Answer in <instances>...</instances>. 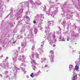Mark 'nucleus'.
I'll use <instances>...</instances> for the list:
<instances>
[{
	"label": "nucleus",
	"mask_w": 80,
	"mask_h": 80,
	"mask_svg": "<svg viewBox=\"0 0 80 80\" xmlns=\"http://www.w3.org/2000/svg\"><path fill=\"white\" fill-rule=\"evenodd\" d=\"M25 13H26V15H30V12H29V11H26L25 12Z\"/></svg>",
	"instance_id": "31"
},
{
	"label": "nucleus",
	"mask_w": 80,
	"mask_h": 80,
	"mask_svg": "<svg viewBox=\"0 0 80 80\" xmlns=\"http://www.w3.org/2000/svg\"><path fill=\"white\" fill-rule=\"evenodd\" d=\"M32 51H33L35 50V46L34 45H33L32 46Z\"/></svg>",
	"instance_id": "37"
},
{
	"label": "nucleus",
	"mask_w": 80,
	"mask_h": 80,
	"mask_svg": "<svg viewBox=\"0 0 80 80\" xmlns=\"http://www.w3.org/2000/svg\"><path fill=\"white\" fill-rule=\"evenodd\" d=\"M27 78H29V76H27Z\"/></svg>",
	"instance_id": "61"
},
{
	"label": "nucleus",
	"mask_w": 80,
	"mask_h": 80,
	"mask_svg": "<svg viewBox=\"0 0 80 80\" xmlns=\"http://www.w3.org/2000/svg\"><path fill=\"white\" fill-rule=\"evenodd\" d=\"M4 3L2 0H0V17H2V13H3V8L1 7V6H3Z\"/></svg>",
	"instance_id": "12"
},
{
	"label": "nucleus",
	"mask_w": 80,
	"mask_h": 80,
	"mask_svg": "<svg viewBox=\"0 0 80 80\" xmlns=\"http://www.w3.org/2000/svg\"><path fill=\"white\" fill-rule=\"evenodd\" d=\"M45 43V41H43L42 42H41V48H42L43 47V45H44V43Z\"/></svg>",
	"instance_id": "33"
},
{
	"label": "nucleus",
	"mask_w": 80,
	"mask_h": 80,
	"mask_svg": "<svg viewBox=\"0 0 80 80\" xmlns=\"http://www.w3.org/2000/svg\"><path fill=\"white\" fill-rule=\"evenodd\" d=\"M24 50V47L22 48V51H23Z\"/></svg>",
	"instance_id": "51"
},
{
	"label": "nucleus",
	"mask_w": 80,
	"mask_h": 80,
	"mask_svg": "<svg viewBox=\"0 0 80 80\" xmlns=\"http://www.w3.org/2000/svg\"><path fill=\"white\" fill-rule=\"evenodd\" d=\"M34 32L35 34H36L37 33V28H34Z\"/></svg>",
	"instance_id": "32"
},
{
	"label": "nucleus",
	"mask_w": 80,
	"mask_h": 80,
	"mask_svg": "<svg viewBox=\"0 0 80 80\" xmlns=\"http://www.w3.org/2000/svg\"><path fill=\"white\" fill-rule=\"evenodd\" d=\"M7 78H9V76H7Z\"/></svg>",
	"instance_id": "64"
},
{
	"label": "nucleus",
	"mask_w": 80,
	"mask_h": 80,
	"mask_svg": "<svg viewBox=\"0 0 80 80\" xmlns=\"http://www.w3.org/2000/svg\"><path fill=\"white\" fill-rule=\"evenodd\" d=\"M21 57L22 58V62H23L24 61H25V56L24 55H22L21 56Z\"/></svg>",
	"instance_id": "24"
},
{
	"label": "nucleus",
	"mask_w": 80,
	"mask_h": 80,
	"mask_svg": "<svg viewBox=\"0 0 80 80\" xmlns=\"http://www.w3.org/2000/svg\"><path fill=\"white\" fill-rule=\"evenodd\" d=\"M72 2H74V1H75V0H72Z\"/></svg>",
	"instance_id": "63"
},
{
	"label": "nucleus",
	"mask_w": 80,
	"mask_h": 80,
	"mask_svg": "<svg viewBox=\"0 0 80 80\" xmlns=\"http://www.w3.org/2000/svg\"><path fill=\"white\" fill-rule=\"evenodd\" d=\"M11 43H12L13 44H14L15 43H16V42H15V40H11Z\"/></svg>",
	"instance_id": "36"
},
{
	"label": "nucleus",
	"mask_w": 80,
	"mask_h": 80,
	"mask_svg": "<svg viewBox=\"0 0 80 80\" xmlns=\"http://www.w3.org/2000/svg\"><path fill=\"white\" fill-rule=\"evenodd\" d=\"M42 27V24H41V23H39L38 24V28H40Z\"/></svg>",
	"instance_id": "43"
},
{
	"label": "nucleus",
	"mask_w": 80,
	"mask_h": 80,
	"mask_svg": "<svg viewBox=\"0 0 80 80\" xmlns=\"http://www.w3.org/2000/svg\"><path fill=\"white\" fill-rule=\"evenodd\" d=\"M35 55L36 56L37 58H38V53H36Z\"/></svg>",
	"instance_id": "46"
},
{
	"label": "nucleus",
	"mask_w": 80,
	"mask_h": 80,
	"mask_svg": "<svg viewBox=\"0 0 80 80\" xmlns=\"http://www.w3.org/2000/svg\"><path fill=\"white\" fill-rule=\"evenodd\" d=\"M19 5H24L27 7H35L36 5L33 3V1L32 0H29L27 2H22L19 3Z\"/></svg>",
	"instance_id": "2"
},
{
	"label": "nucleus",
	"mask_w": 80,
	"mask_h": 80,
	"mask_svg": "<svg viewBox=\"0 0 80 80\" xmlns=\"http://www.w3.org/2000/svg\"><path fill=\"white\" fill-rule=\"evenodd\" d=\"M36 22H36V21H35V20L33 21V23H34V24H35V23H36Z\"/></svg>",
	"instance_id": "50"
},
{
	"label": "nucleus",
	"mask_w": 80,
	"mask_h": 80,
	"mask_svg": "<svg viewBox=\"0 0 80 80\" xmlns=\"http://www.w3.org/2000/svg\"><path fill=\"white\" fill-rule=\"evenodd\" d=\"M41 63H43V62H45L46 61V58H45L43 59L42 58H41Z\"/></svg>",
	"instance_id": "27"
},
{
	"label": "nucleus",
	"mask_w": 80,
	"mask_h": 80,
	"mask_svg": "<svg viewBox=\"0 0 80 80\" xmlns=\"http://www.w3.org/2000/svg\"><path fill=\"white\" fill-rule=\"evenodd\" d=\"M8 71H6L5 72L4 74H5L6 75H7V74L8 73Z\"/></svg>",
	"instance_id": "47"
},
{
	"label": "nucleus",
	"mask_w": 80,
	"mask_h": 80,
	"mask_svg": "<svg viewBox=\"0 0 80 80\" xmlns=\"http://www.w3.org/2000/svg\"><path fill=\"white\" fill-rule=\"evenodd\" d=\"M18 60L19 61H22V58H21V56H19V58H18Z\"/></svg>",
	"instance_id": "38"
},
{
	"label": "nucleus",
	"mask_w": 80,
	"mask_h": 80,
	"mask_svg": "<svg viewBox=\"0 0 80 80\" xmlns=\"http://www.w3.org/2000/svg\"><path fill=\"white\" fill-rule=\"evenodd\" d=\"M35 4H36V5H37L38 6V5H41V4H42V3L40 2L39 0H37L35 2Z\"/></svg>",
	"instance_id": "20"
},
{
	"label": "nucleus",
	"mask_w": 80,
	"mask_h": 80,
	"mask_svg": "<svg viewBox=\"0 0 80 80\" xmlns=\"http://www.w3.org/2000/svg\"><path fill=\"white\" fill-rule=\"evenodd\" d=\"M65 4H64V5H63L62 8V9H63V7H64V6H65Z\"/></svg>",
	"instance_id": "53"
},
{
	"label": "nucleus",
	"mask_w": 80,
	"mask_h": 80,
	"mask_svg": "<svg viewBox=\"0 0 80 80\" xmlns=\"http://www.w3.org/2000/svg\"><path fill=\"white\" fill-rule=\"evenodd\" d=\"M33 34H32V30H29V34H28L27 38L28 39H30V42H34V41L33 39Z\"/></svg>",
	"instance_id": "10"
},
{
	"label": "nucleus",
	"mask_w": 80,
	"mask_h": 80,
	"mask_svg": "<svg viewBox=\"0 0 80 80\" xmlns=\"http://www.w3.org/2000/svg\"><path fill=\"white\" fill-rule=\"evenodd\" d=\"M49 56L50 57L51 63H53L54 62V56H53V54H49Z\"/></svg>",
	"instance_id": "16"
},
{
	"label": "nucleus",
	"mask_w": 80,
	"mask_h": 80,
	"mask_svg": "<svg viewBox=\"0 0 80 80\" xmlns=\"http://www.w3.org/2000/svg\"><path fill=\"white\" fill-rule=\"evenodd\" d=\"M62 21H63V22H62ZM65 21V22L66 23V21H62V20L60 19V20H59V21L58 22V23H61L62 25V24L63 23V21Z\"/></svg>",
	"instance_id": "35"
},
{
	"label": "nucleus",
	"mask_w": 80,
	"mask_h": 80,
	"mask_svg": "<svg viewBox=\"0 0 80 80\" xmlns=\"http://www.w3.org/2000/svg\"><path fill=\"white\" fill-rule=\"evenodd\" d=\"M50 55H52V54H53V51L52 50H51L50 52Z\"/></svg>",
	"instance_id": "41"
},
{
	"label": "nucleus",
	"mask_w": 80,
	"mask_h": 80,
	"mask_svg": "<svg viewBox=\"0 0 80 80\" xmlns=\"http://www.w3.org/2000/svg\"><path fill=\"white\" fill-rule=\"evenodd\" d=\"M25 64L24 63V62L22 63L21 65V67H20V68H18L19 69H18V70H20V68H21V69L22 70V72H24V73H25V72H26L25 69V68L23 69V67H25Z\"/></svg>",
	"instance_id": "15"
},
{
	"label": "nucleus",
	"mask_w": 80,
	"mask_h": 80,
	"mask_svg": "<svg viewBox=\"0 0 80 80\" xmlns=\"http://www.w3.org/2000/svg\"><path fill=\"white\" fill-rule=\"evenodd\" d=\"M40 28V30H42V27H40V28Z\"/></svg>",
	"instance_id": "56"
},
{
	"label": "nucleus",
	"mask_w": 80,
	"mask_h": 80,
	"mask_svg": "<svg viewBox=\"0 0 80 80\" xmlns=\"http://www.w3.org/2000/svg\"><path fill=\"white\" fill-rule=\"evenodd\" d=\"M60 41H61L62 42H65V39H64V38L63 37H62V36H60V37H59Z\"/></svg>",
	"instance_id": "21"
},
{
	"label": "nucleus",
	"mask_w": 80,
	"mask_h": 80,
	"mask_svg": "<svg viewBox=\"0 0 80 80\" xmlns=\"http://www.w3.org/2000/svg\"><path fill=\"white\" fill-rule=\"evenodd\" d=\"M19 68H18V67L14 66V75L13 77H14V78L15 80L17 78V76L16 75H17V72L18 70H19Z\"/></svg>",
	"instance_id": "14"
},
{
	"label": "nucleus",
	"mask_w": 80,
	"mask_h": 80,
	"mask_svg": "<svg viewBox=\"0 0 80 80\" xmlns=\"http://www.w3.org/2000/svg\"><path fill=\"white\" fill-rule=\"evenodd\" d=\"M74 27L75 28L76 27V28H78V31L79 33H80V28L77 27L76 26H75Z\"/></svg>",
	"instance_id": "34"
},
{
	"label": "nucleus",
	"mask_w": 80,
	"mask_h": 80,
	"mask_svg": "<svg viewBox=\"0 0 80 80\" xmlns=\"http://www.w3.org/2000/svg\"><path fill=\"white\" fill-rule=\"evenodd\" d=\"M79 53L80 54L79 58V59H78L77 61L75 62V63L77 65L75 66V68L73 69V71H74L75 70H77V71L78 72V69H79L78 66H79V63L80 65V52H79Z\"/></svg>",
	"instance_id": "9"
},
{
	"label": "nucleus",
	"mask_w": 80,
	"mask_h": 80,
	"mask_svg": "<svg viewBox=\"0 0 80 80\" xmlns=\"http://www.w3.org/2000/svg\"><path fill=\"white\" fill-rule=\"evenodd\" d=\"M7 47H9V43L7 45Z\"/></svg>",
	"instance_id": "62"
},
{
	"label": "nucleus",
	"mask_w": 80,
	"mask_h": 80,
	"mask_svg": "<svg viewBox=\"0 0 80 80\" xmlns=\"http://www.w3.org/2000/svg\"><path fill=\"white\" fill-rule=\"evenodd\" d=\"M24 10V8H23V7L20 8V9L18 8L16 10H15V12H16V13L15 16L17 18H19V17H22V14L23 13V10Z\"/></svg>",
	"instance_id": "7"
},
{
	"label": "nucleus",
	"mask_w": 80,
	"mask_h": 80,
	"mask_svg": "<svg viewBox=\"0 0 80 80\" xmlns=\"http://www.w3.org/2000/svg\"><path fill=\"white\" fill-rule=\"evenodd\" d=\"M12 60H13L14 62H16V61H17V57L14 56Z\"/></svg>",
	"instance_id": "25"
},
{
	"label": "nucleus",
	"mask_w": 80,
	"mask_h": 80,
	"mask_svg": "<svg viewBox=\"0 0 80 80\" xmlns=\"http://www.w3.org/2000/svg\"><path fill=\"white\" fill-rule=\"evenodd\" d=\"M71 37L73 38L75 40H77L79 38L78 35L77 34L75 33V32L73 31L71 32Z\"/></svg>",
	"instance_id": "11"
},
{
	"label": "nucleus",
	"mask_w": 80,
	"mask_h": 80,
	"mask_svg": "<svg viewBox=\"0 0 80 80\" xmlns=\"http://www.w3.org/2000/svg\"><path fill=\"white\" fill-rule=\"evenodd\" d=\"M6 2H8L9 1V0H5Z\"/></svg>",
	"instance_id": "59"
},
{
	"label": "nucleus",
	"mask_w": 80,
	"mask_h": 80,
	"mask_svg": "<svg viewBox=\"0 0 80 80\" xmlns=\"http://www.w3.org/2000/svg\"><path fill=\"white\" fill-rule=\"evenodd\" d=\"M43 8L44 9L43 10V11H44V12H46V14L47 15V10H47V8L46 7V6L44 5L43 7Z\"/></svg>",
	"instance_id": "28"
},
{
	"label": "nucleus",
	"mask_w": 80,
	"mask_h": 80,
	"mask_svg": "<svg viewBox=\"0 0 80 80\" xmlns=\"http://www.w3.org/2000/svg\"><path fill=\"white\" fill-rule=\"evenodd\" d=\"M48 65L46 64L44 65L45 67H47Z\"/></svg>",
	"instance_id": "54"
},
{
	"label": "nucleus",
	"mask_w": 80,
	"mask_h": 80,
	"mask_svg": "<svg viewBox=\"0 0 80 80\" xmlns=\"http://www.w3.org/2000/svg\"><path fill=\"white\" fill-rule=\"evenodd\" d=\"M41 73V72L39 70L38 72H37L36 74L35 75H40Z\"/></svg>",
	"instance_id": "30"
},
{
	"label": "nucleus",
	"mask_w": 80,
	"mask_h": 80,
	"mask_svg": "<svg viewBox=\"0 0 80 80\" xmlns=\"http://www.w3.org/2000/svg\"><path fill=\"white\" fill-rule=\"evenodd\" d=\"M0 67H2L3 68H6L7 67V63L3 61L2 63L0 64Z\"/></svg>",
	"instance_id": "13"
},
{
	"label": "nucleus",
	"mask_w": 80,
	"mask_h": 80,
	"mask_svg": "<svg viewBox=\"0 0 80 80\" xmlns=\"http://www.w3.org/2000/svg\"><path fill=\"white\" fill-rule=\"evenodd\" d=\"M32 53L31 54V55H30V57L32 60L31 61V64H32V68L34 70H35V69L36 68V66H35V65H36V62L35 60L33 59L34 57V55H35V54L34 52H33V51H32Z\"/></svg>",
	"instance_id": "4"
},
{
	"label": "nucleus",
	"mask_w": 80,
	"mask_h": 80,
	"mask_svg": "<svg viewBox=\"0 0 80 80\" xmlns=\"http://www.w3.org/2000/svg\"><path fill=\"white\" fill-rule=\"evenodd\" d=\"M64 9L65 10H66V12H65L64 13V14L62 15V17H65V14L66 13V15L68 14V12L67 11V10L68 9V8L67 7H65L64 8Z\"/></svg>",
	"instance_id": "17"
},
{
	"label": "nucleus",
	"mask_w": 80,
	"mask_h": 80,
	"mask_svg": "<svg viewBox=\"0 0 80 80\" xmlns=\"http://www.w3.org/2000/svg\"><path fill=\"white\" fill-rule=\"evenodd\" d=\"M49 3L51 5H53L54 3V2H52L51 1H49Z\"/></svg>",
	"instance_id": "42"
},
{
	"label": "nucleus",
	"mask_w": 80,
	"mask_h": 80,
	"mask_svg": "<svg viewBox=\"0 0 80 80\" xmlns=\"http://www.w3.org/2000/svg\"><path fill=\"white\" fill-rule=\"evenodd\" d=\"M3 57V55H2L0 57V58H2Z\"/></svg>",
	"instance_id": "57"
},
{
	"label": "nucleus",
	"mask_w": 80,
	"mask_h": 80,
	"mask_svg": "<svg viewBox=\"0 0 80 80\" xmlns=\"http://www.w3.org/2000/svg\"><path fill=\"white\" fill-rule=\"evenodd\" d=\"M78 2L79 5H75V6L76 7H78V8L79 9L78 10H79V11H80V9H79L80 8V0H78Z\"/></svg>",
	"instance_id": "19"
},
{
	"label": "nucleus",
	"mask_w": 80,
	"mask_h": 80,
	"mask_svg": "<svg viewBox=\"0 0 80 80\" xmlns=\"http://www.w3.org/2000/svg\"><path fill=\"white\" fill-rule=\"evenodd\" d=\"M25 30L24 29H23V28H22L21 29V30L20 31V33H21L22 34L23 33L25 32Z\"/></svg>",
	"instance_id": "29"
},
{
	"label": "nucleus",
	"mask_w": 80,
	"mask_h": 80,
	"mask_svg": "<svg viewBox=\"0 0 80 80\" xmlns=\"http://www.w3.org/2000/svg\"><path fill=\"white\" fill-rule=\"evenodd\" d=\"M35 20L37 23H40V22H42L44 20V14H37L36 16L35 17Z\"/></svg>",
	"instance_id": "3"
},
{
	"label": "nucleus",
	"mask_w": 80,
	"mask_h": 80,
	"mask_svg": "<svg viewBox=\"0 0 80 80\" xmlns=\"http://www.w3.org/2000/svg\"><path fill=\"white\" fill-rule=\"evenodd\" d=\"M54 25V21H49L48 22V27L46 26L45 28L46 33H48V32H50V27H52Z\"/></svg>",
	"instance_id": "6"
},
{
	"label": "nucleus",
	"mask_w": 80,
	"mask_h": 80,
	"mask_svg": "<svg viewBox=\"0 0 80 80\" xmlns=\"http://www.w3.org/2000/svg\"><path fill=\"white\" fill-rule=\"evenodd\" d=\"M0 77H2V74H0Z\"/></svg>",
	"instance_id": "60"
},
{
	"label": "nucleus",
	"mask_w": 80,
	"mask_h": 80,
	"mask_svg": "<svg viewBox=\"0 0 80 80\" xmlns=\"http://www.w3.org/2000/svg\"><path fill=\"white\" fill-rule=\"evenodd\" d=\"M22 47H25L26 46V42H23L22 43Z\"/></svg>",
	"instance_id": "26"
},
{
	"label": "nucleus",
	"mask_w": 80,
	"mask_h": 80,
	"mask_svg": "<svg viewBox=\"0 0 80 80\" xmlns=\"http://www.w3.org/2000/svg\"><path fill=\"white\" fill-rule=\"evenodd\" d=\"M38 51H39L40 54H42V53H43V49H42L39 48L38 49Z\"/></svg>",
	"instance_id": "23"
},
{
	"label": "nucleus",
	"mask_w": 80,
	"mask_h": 80,
	"mask_svg": "<svg viewBox=\"0 0 80 80\" xmlns=\"http://www.w3.org/2000/svg\"><path fill=\"white\" fill-rule=\"evenodd\" d=\"M62 25L64 26V28H67V30L64 33V34L66 36H68V28H69V25H70L71 24L70 23V21H68V23L67 24V23L65 22V21H64L62 23Z\"/></svg>",
	"instance_id": "5"
},
{
	"label": "nucleus",
	"mask_w": 80,
	"mask_h": 80,
	"mask_svg": "<svg viewBox=\"0 0 80 80\" xmlns=\"http://www.w3.org/2000/svg\"><path fill=\"white\" fill-rule=\"evenodd\" d=\"M77 78V74H76L73 77H72V80H76Z\"/></svg>",
	"instance_id": "22"
},
{
	"label": "nucleus",
	"mask_w": 80,
	"mask_h": 80,
	"mask_svg": "<svg viewBox=\"0 0 80 80\" xmlns=\"http://www.w3.org/2000/svg\"><path fill=\"white\" fill-rule=\"evenodd\" d=\"M55 32H53L52 33H50L49 34L48 33V36H46L45 40L48 41L49 42V43L50 45H53V43H55L57 42V39L55 38Z\"/></svg>",
	"instance_id": "1"
},
{
	"label": "nucleus",
	"mask_w": 80,
	"mask_h": 80,
	"mask_svg": "<svg viewBox=\"0 0 80 80\" xmlns=\"http://www.w3.org/2000/svg\"><path fill=\"white\" fill-rule=\"evenodd\" d=\"M67 41H69V38H67Z\"/></svg>",
	"instance_id": "58"
},
{
	"label": "nucleus",
	"mask_w": 80,
	"mask_h": 80,
	"mask_svg": "<svg viewBox=\"0 0 80 80\" xmlns=\"http://www.w3.org/2000/svg\"><path fill=\"white\" fill-rule=\"evenodd\" d=\"M26 18H27V19H28V20H30V17H28V16H26Z\"/></svg>",
	"instance_id": "44"
},
{
	"label": "nucleus",
	"mask_w": 80,
	"mask_h": 80,
	"mask_svg": "<svg viewBox=\"0 0 80 80\" xmlns=\"http://www.w3.org/2000/svg\"><path fill=\"white\" fill-rule=\"evenodd\" d=\"M56 32L57 33H58V34H59V33H61V29H59V31H57Z\"/></svg>",
	"instance_id": "39"
},
{
	"label": "nucleus",
	"mask_w": 80,
	"mask_h": 80,
	"mask_svg": "<svg viewBox=\"0 0 80 80\" xmlns=\"http://www.w3.org/2000/svg\"><path fill=\"white\" fill-rule=\"evenodd\" d=\"M58 13L57 10H54L53 12H50V9H49L47 12V14L49 16H51L52 17H54V15Z\"/></svg>",
	"instance_id": "8"
},
{
	"label": "nucleus",
	"mask_w": 80,
	"mask_h": 80,
	"mask_svg": "<svg viewBox=\"0 0 80 80\" xmlns=\"http://www.w3.org/2000/svg\"><path fill=\"white\" fill-rule=\"evenodd\" d=\"M20 47H19L18 48V50L19 51H20Z\"/></svg>",
	"instance_id": "55"
},
{
	"label": "nucleus",
	"mask_w": 80,
	"mask_h": 80,
	"mask_svg": "<svg viewBox=\"0 0 80 80\" xmlns=\"http://www.w3.org/2000/svg\"><path fill=\"white\" fill-rule=\"evenodd\" d=\"M30 76L32 78H33L34 76H33V73H32L31 74H30Z\"/></svg>",
	"instance_id": "45"
},
{
	"label": "nucleus",
	"mask_w": 80,
	"mask_h": 80,
	"mask_svg": "<svg viewBox=\"0 0 80 80\" xmlns=\"http://www.w3.org/2000/svg\"><path fill=\"white\" fill-rule=\"evenodd\" d=\"M17 37L18 39H20V38H22V35H20L19 37V36H18Z\"/></svg>",
	"instance_id": "40"
},
{
	"label": "nucleus",
	"mask_w": 80,
	"mask_h": 80,
	"mask_svg": "<svg viewBox=\"0 0 80 80\" xmlns=\"http://www.w3.org/2000/svg\"><path fill=\"white\" fill-rule=\"evenodd\" d=\"M74 68L73 66V65L70 64L69 66V71H72V70H73Z\"/></svg>",
	"instance_id": "18"
},
{
	"label": "nucleus",
	"mask_w": 80,
	"mask_h": 80,
	"mask_svg": "<svg viewBox=\"0 0 80 80\" xmlns=\"http://www.w3.org/2000/svg\"><path fill=\"white\" fill-rule=\"evenodd\" d=\"M67 19H69L70 18V17H68V15H67L66 16Z\"/></svg>",
	"instance_id": "48"
},
{
	"label": "nucleus",
	"mask_w": 80,
	"mask_h": 80,
	"mask_svg": "<svg viewBox=\"0 0 80 80\" xmlns=\"http://www.w3.org/2000/svg\"><path fill=\"white\" fill-rule=\"evenodd\" d=\"M10 26H11V27H13V24H12V23H10Z\"/></svg>",
	"instance_id": "49"
},
{
	"label": "nucleus",
	"mask_w": 80,
	"mask_h": 80,
	"mask_svg": "<svg viewBox=\"0 0 80 80\" xmlns=\"http://www.w3.org/2000/svg\"><path fill=\"white\" fill-rule=\"evenodd\" d=\"M10 17H12V16H11V14H10V13L8 15V17H10Z\"/></svg>",
	"instance_id": "52"
}]
</instances>
